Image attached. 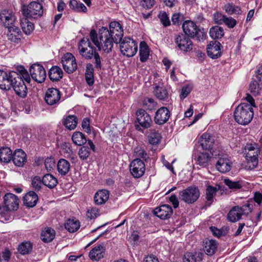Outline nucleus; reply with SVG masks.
<instances>
[{
  "instance_id": "obj_20",
  "label": "nucleus",
  "mask_w": 262,
  "mask_h": 262,
  "mask_svg": "<svg viewBox=\"0 0 262 262\" xmlns=\"http://www.w3.org/2000/svg\"><path fill=\"white\" fill-rule=\"evenodd\" d=\"M170 116V112L166 107H161L156 112L154 117L155 122L162 125L167 122Z\"/></svg>"
},
{
  "instance_id": "obj_37",
  "label": "nucleus",
  "mask_w": 262,
  "mask_h": 262,
  "mask_svg": "<svg viewBox=\"0 0 262 262\" xmlns=\"http://www.w3.org/2000/svg\"><path fill=\"white\" fill-rule=\"evenodd\" d=\"M140 60L141 62L146 61L148 58L149 55V49L145 41L141 42L140 44Z\"/></svg>"
},
{
  "instance_id": "obj_19",
  "label": "nucleus",
  "mask_w": 262,
  "mask_h": 262,
  "mask_svg": "<svg viewBox=\"0 0 262 262\" xmlns=\"http://www.w3.org/2000/svg\"><path fill=\"white\" fill-rule=\"evenodd\" d=\"M0 19L6 28L18 25L15 15L8 11H4L0 13Z\"/></svg>"
},
{
  "instance_id": "obj_52",
  "label": "nucleus",
  "mask_w": 262,
  "mask_h": 262,
  "mask_svg": "<svg viewBox=\"0 0 262 262\" xmlns=\"http://www.w3.org/2000/svg\"><path fill=\"white\" fill-rule=\"evenodd\" d=\"M134 156L136 158H142L145 161L148 158V155L144 149L141 146H137L134 149Z\"/></svg>"
},
{
  "instance_id": "obj_29",
  "label": "nucleus",
  "mask_w": 262,
  "mask_h": 262,
  "mask_svg": "<svg viewBox=\"0 0 262 262\" xmlns=\"http://www.w3.org/2000/svg\"><path fill=\"white\" fill-rule=\"evenodd\" d=\"M217 242L213 239H206L204 241V250L208 255H213L216 251Z\"/></svg>"
},
{
  "instance_id": "obj_62",
  "label": "nucleus",
  "mask_w": 262,
  "mask_h": 262,
  "mask_svg": "<svg viewBox=\"0 0 262 262\" xmlns=\"http://www.w3.org/2000/svg\"><path fill=\"white\" fill-rule=\"evenodd\" d=\"M192 87L190 85H187L182 88L181 92L180 95V97L181 99L185 98L191 92Z\"/></svg>"
},
{
  "instance_id": "obj_24",
  "label": "nucleus",
  "mask_w": 262,
  "mask_h": 262,
  "mask_svg": "<svg viewBox=\"0 0 262 262\" xmlns=\"http://www.w3.org/2000/svg\"><path fill=\"white\" fill-rule=\"evenodd\" d=\"M14 164L17 167H23L27 162V155L21 149L15 150L12 157Z\"/></svg>"
},
{
  "instance_id": "obj_36",
  "label": "nucleus",
  "mask_w": 262,
  "mask_h": 262,
  "mask_svg": "<svg viewBox=\"0 0 262 262\" xmlns=\"http://www.w3.org/2000/svg\"><path fill=\"white\" fill-rule=\"evenodd\" d=\"M225 12L228 15H239L242 13L240 7L234 5L232 3L226 4L223 7Z\"/></svg>"
},
{
  "instance_id": "obj_13",
  "label": "nucleus",
  "mask_w": 262,
  "mask_h": 262,
  "mask_svg": "<svg viewBox=\"0 0 262 262\" xmlns=\"http://www.w3.org/2000/svg\"><path fill=\"white\" fill-rule=\"evenodd\" d=\"M30 73L33 79L38 83H41L46 79V71L43 66L39 64L32 65L30 68Z\"/></svg>"
},
{
  "instance_id": "obj_12",
  "label": "nucleus",
  "mask_w": 262,
  "mask_h": 262,
  "mask_svg": "<svg viewBox=\"0 0 262 262\" xmlns=\"http://www.w3.org/2000/svg\"><path fill=\"white\" fill-rule=\"evenodd\" d=\"M108 32L115 41L116 43L120 42L123 36V29L121 24L116 21H112L109 25Z\"/></svg>"
},
{
  "instance_id": "obj_6",
  "label": "nucleus",
  "mask_w": 262,
  "mask_h": 262,
  "mask_svg": "<svg viewBox=\"0 0 262 262\" xmlns=\"http://www.w3.org/2000/svg\"><path fill=\"white\" fill-rule=\"evenodd\" d=\"M246 152V158L249 168L253 169L257 167L258 164V156L260 154V149L257 144H247L245 146Z\"/></svg>"
},
{
  "instance_id": "obj_1",
  "label": "nucleus",
  "mask_w": 262,
  "mask_h": 262,
  "mask_svg": "<svg viewBox=\"0 0 262 262\" xmlns=\"http://www.w3.org/2000/svg\"><path fill=\"white\" fill-rule=\"evenodd\" d=\"M17 72H7L0 70V89L9 91L13 88L15 94L25 98L28 93L25 82L29 83L31 78L27 71L22 66L17 67Z\"/></svg>"
},
{
  "instance_id": "obj_49",
  "label": "nucleus",
  "mask_w": 262,
  "mask_h": 262,
  "mask_svg": "<svg viewBox=\"0 0 262 262\" xmlns=\"http://www.w3.org/2000/svg\"><path fill=\"white\" fill-rule=\"evenodd\" d=\"M149 143L152 145L158 144L161 139L160 133L155 130H151L148 135Z\"/></svg>"
},
{
  "instance_id": "obj_32",
  "label": "nucleus",
  "mask_w": 262,
  "mask_h": 262,
  "mask_svg": "<svg viewBox=\"0 0 262 262\" xmlns=\"http://www.w3.org/2000/svg\"><path fill=\"white\" fill-rule=\"evenodd\" d=\"M203 255L201 252L187 253L184 256L183 262H200L203 259Z\"/></svg>"
},
{
  "instance_id": "obj_60",
  "label": "nucleus",
  "mask_w": 262,
  "mask_h": 262,
  "mask_svg": "<svg viewBox=\"0 0 262 262\" xmlns=\"http://www.w3.org/2000/svg\"><path fill=\"white\" fill-rule=\"evenodd\" d=\"M183 15L180 13H174L171 17V21L174 25L179 26L183 20Z\"/></svg>"
},
{
  "instance_id": "obj_22",
  "label": "nucleus",
  "mask_w": 262,
  "mask_h": 262,
  "mask_svg": "<svg viewBox=\"0 0 262 262\" xmlns=\"http://www.w3.org/2000/svg\"><path fill=\"white\" fill-rule=\"evenodd\" d=\"M173 212L171 207L168 205H163L156 208L154 210V214L162 220L169 218Z\"/></svg>"
},
{
  "instance_id": "obj_8",
  "label": "nucleus",
  "mask_w": 262,
  "mask_h": 262,
  "mask_svg": "<svg viewBox=\"0 0 262 262\" xmlns=\"http://www.w3.org/2000/svg\"><path fill=\"white\" fill-rule=\"evenodd\" d=\"M23 15L30 19H37L43 14V7L41 4L32 2L28 6H24L22 8Z\"/></svg>"
},
{
  "instance_id": "obj_26",
  "label": "nucleus",
  "mask_w": 262,
  "mask_h": 262,
  "mask_svg": "<svg viewBox=\"0 0 262 262\" xmlns=\"http://www.w3.org/2000/svg\"><path fill=\"white\" fill-rule=\"evenodd\" d=\"M200 142L203 149L209 150L213 147L214 139L211 134L205 133L201 136Z\"/></svg>"
},
{
  "instance_id": "obj_25",
  "label": "nucleus",
  "mask_w": 262,
  "mask_h": 262,
  "mask_svg": "<svg viewBox=\"0 0 262 262\" xmlns=\"http://www.w3.org/2000/svg\"><path fill=\"white\" fill-rule=\"evenodd\" d=\"M211 158L212 156L209 152H202L195 155L194 160L197 165L202 167H206L209 165Z\"/></svg>"
},
{
  "instance_id": "obj_42",
  "label": "nucleus",
  "mask_w": 262,
  "mask_h": 262,
  "mask_svg": "<svg viewBox=\"0 0 262 262\" xmlns=\"http://www.w3.org/2000/svg\"><path fill=\"white\" fill-rule=\"evenodd\" d=\"M209 34L212 38L220 39L224 35V30L222 27L215 26L210 28Z\"/></svg>"
},
{
  "instance_id": "obj_5",
  "label": "nucleus",
  "mask_w": 262,
  "mask_h": 262,
  "mask_svg": "<svg viewBox=\"0 0 262 262\" xmlns=\"http://www.w3.org/2000/svg\"><path fill=\"white\" fill-rule=\"evenodd\" d=\"M182 29L187 36L201 41L205 39L206 34L203 28L198 27L196 24L191 20H186L182 25Z\"/></svg>"
},
{
  "instance_id": "obj_45",
  "label": "nucleus",
  "mask_w": 262,
  "mask_h": 262,
  "mask_svg": "<svg viewBox=\"0 0 262 262\" xmlns=\"http://www.w3.org/2000/svg\"><path fill=\"white\" fill-rule=\"evenodd\" d=\"M73 142L77 145L81 146L86 142V139L82 133L79 132H75L72 137Z\"/></svg>"
},
{
  "instance_id": "obj_63",
  "label": "nucleus",
  "mask_w": 262,
  "mask_h": 262,
  "mask_svg": "<svg viewBox=\"0 0 262 262\" xmlns=\"http://www.w3.org/2000/svg\"><path fill=\"white\" fill-rule=\"evenodd\" d=\"M62 151L67 155L68 156H70L72 154V150L71 148V144L69 143H64L62 144L61 146Z\"/></svg>"
},
{
  "instance_id": "obj_59",
  "label": "nucleus",
  "mask_w": 262,
  "mask_h": 262,
  "mask_svg": "<svg viewBox=\"0 0 262 262\" xmlns=\"http://www.w3.org/2000/svg\"><path fill=\"white\" fill-rule=\"evenodd\" d=\"M45 166L48 171H50L53 169L55 166V162L53 158H48L45 160Z\"/></svg>"
},
{
  "instance_id": "obj_15",
  "label": "nucleus",
  "mask_w": 262,
  "mask_h": 262,
  "mask_svg": "<svg viewBox=\"0 0 262 262\" xmlns=\"http://www.w3.org/2000/svg\"><path fill=\"white\" fill-rule=\"evenodd\" d=\"M145 170L144 162L139 158H136L130 164V171L135 178L142 177L144 173Z\"/></svg>"
},
{
  "instance_id": "obj_23",
  "label": "nucleus",
  "mask_w": 262,
  "mask_h": 262,
  "mask_svg": "<svg viewBox=\"0 0 262 262\" xmlns=\"http://www.w3.org/2000/svg\"><path fill=\"white\" fill-rule=\"evenodd\" d=\"M7 29V35L8 39L15 43L19 42L22 37V33L18 25L13 26Z\"/></svg>"
},
{
  "instance_id": "obj_9",
  "label": "nucleus",
  "mask_w": 262,
  "mask_h": 262,
  "mask_svg": "<svg viewBox=\"0 0 262 262\" xmlns=\"http://www.w3.org/2000/svg\"><path fill=\"white\" fill-rule=\"evenodd\" d=\"M118 43L121 53L127 57H133L137 52V43L130 38L124 37Z\"/></svg>"
},
{
  "instance_id": "obj_11",
  "label": "nucleus",
  "mask_w": 262,
  "mask_h": 262,
  "mask_svg": "<svg viewBox=\"0 0 262 262\" xmlns=\"http://www.w3.org/2000/svg\"><path fill=\"white\" fill-rule=\"evenodd\" d=\"M61 62L64 71L68 73H72L77 68L76 60L72 53H67L62 57Z\"/></svg>"
},
{
  "instance_id": "obj_4",
  "label": "nucleus",
  "mask_w": 262,
  "mask_h": 262,
  "mask_svg": "<svg viewBox=\"0 0 262 262\" xmlns=\"http://www.w3.org/2000/svg\"><path fill=\"white\" fill-rule=\"evenodd\" d=\"M253 108L249 104L243 103L238 105L234 112L235 121L238 124L245 125L249 124L253 117Z\"/></svg>"
},
{
  "instance_id": "obj_43",
  "label": "nucleus",
  "mask_w": 262,
  "mask_h": 262,
  "mask_svg": "<svg viewBox=\"0 0 262 262\" xmlns=\"http://www.w3.org/2000/svg\"><path fill=\"white\" fill-rule=\"evenodd\" d=\"M65 228L70 232L76 231L80 227V223L74 219H69L65 224Z\"/></svg>"
},
{
  "instance_id": "obj_16",
  "label": "nucleus",
  "mask_w": 262,
  "mask_h": 262,
  "mask_svg": "<svg viewBox=\"0 0 262 262\" xmlns=\"http://www.w3.org/2000/svg\"><path fill=\"white\" fill-rule=\"evenodd\" d=\"M221 47L220 42L216 40L210 41L206 49L208 56L212 59L219 58L222 55Z\"/></svg>"
},
{
  "instance_id": "obj_30",
  "label": "nucleus",
  "mask_w": 262,
  "mask_h": 262,
  "mask_svg": "<svg viewBox=\"0 0 262 262\" xmlns=\"http://www.w3.org/2000/svg\"><path fill=\"white\" fill-rule=\"evenodd\" d=\"M105 248L101 245L95 247L89 253V256L92 260L98 261L103 257Z\"/></svg>"
},
{
  "instance_id": "obj_53",
  "label": "nucleus",
  "mask_w": 262,
  "mask_h": 262,
  "mask_svg": "<svg viewBox=\"0 0 262 262\" xmlns=\"http://www.w3.org/2000/svg\"><path fill=\"white\" fill-rule=\"evenodd\" d=\"M144 106L148 110H154L157 106V102L152 98H145L143 102Z\"/></svg>"
},
{
  "instance_id": "obj_55",
  "label": "nucleus",
  "mask_w": 262,
  "mask_h": 262,
  "mask_svg": "<svg viewBox=\"0 0 262 262\" xmlns=\"http://www.w3.org/2000/svg\"><path fill=\"white\" fill-rule=\"evenodd\" d=\"M249 90L250 92L254 96L259 94V86L258 82L256 80L251 81L249 85Z\"/></svg>"
},
{
  "instance_id": "obj_34",
  "label": "nucleus",
  "mask_w": 262,
  "mask_h": 262,
  "mask_svg": "<svg viewBox=\"0 0 262 262\" xmlns=\"http://www.w3.org/2000/svg\"><path fill=\"white\" fill-rule=\"evenodd\" d=\"M219 189L216 187H213L209 185H206L205 190V198L206 199V203L208 205H210L213 201V199Z\"/></svg>"
},
{
  "instance_id": "obj_46",
  "label": "nucleus",
  "mask_w": 262,
  "mask_h": 262,
  "mask_svg": "<svg viewBox=\"0 0 262 262\" xmlns=\"http://www.w3.org/2000/svg\"><path fill=\"white\" fill-rule=\"evenodd\" d=\"M18 251L22 255L30 253L32 250V245L30 242L21 243L18 247Z\"/></svg>"
},
{
  "instance_id": "obj_10",
  "label": "nucleus",
  "mask_w": 262,
  "mask_h": 262,
  "mask_svg": "<svg viewBox=\"0 0 262 262\" xmlns=\"http://www.w3.org/2000/svg\"><path fill=\"white\" fill-rule=\"evenodd\" d=\"M200 195V190L195 186L188 187L179 193L180 199L187 204L194 203L199 199Z\"/></svg>"
},
{
  "instance_id": "obj_21",
  "label": "nucleus",
  "mask_w": 262,
  "mask_h": 262,
  "mask_svg": "<svg viewBox=\"0 0 262 262\" xmlns=\"http://www.w3.org/2000/svg\"><path fill=\"white\" fill-rule=\"evenodd\" d=\"M60 99V93L55 88L48 89L46 93L45 100L49 105H54L57 103Z\"/></svg>"
},
{
  "instance_id": "obj_54",
  "label": "nucleus",
  "mask_w": 262,
  "mask_h": 262,
  "mask_svg": "<svg viewBox=\"0 0 262 262\" xmlns=\"http://www.w3.org/2000/svg\"><path fill=\"white\" fill-rule=\"evenodd\" d=\"M161 23L164 27L169 26L170 25V21L169 17L165 12L161 11L158 15Z\"/></svg>"
},
{
  "instance_id": "obj_58",
  "label": "nucleus",
  "mask_w": 262,
  "mask_h": 262,
  "mask_svg": "<svg viewBox=\"0 0 262 262\" xmlns=\"http://www.w3.org/2000/svg\"><path fill=\"white\" fill-rule=\"evenodd\" d=\"M223 24L230 29L233 28L237 24V21L231 16L225 17Z\"/></svg>"
},
{
  "instance_id": "obj_14",
  "label": "nucleus",
  "mask_w": 262,
  "mask_h": 262,
  "mask_svg": "<svg viewBox=\"0 0 262 262\" xmlns=\"http://www.w3.org/2000/svg\"><path fill=\"white\" fill-rule=\"evenodd\" d=\"M175 43L179 49L183 52H189L193 49V43L186 35H178L175 38Z\"/></svg>"
},
{
  "instance_id": "obj_48",
  "label": "nucleus",
  "mask_w": 262,
  "mask_h": 262,
  "mask_svg": "<svg viewBox=\"0 0 262 262\" xmlns=\"http://www.w3.org/2000/svg\"><path fill=\"white\" fill-rule=\"evenodd\" d=\"M154 93L155 96L160 100H165L168 97V93L164 87L156 86L155 88Z\"/></svg>"
},
{
  "instance_id": "obj_3",
  "label": "nucleus",
  "mask_w": 262,
  "mask_h": 262,
  "mask_svg": "<svg viewBox=\"0 0 262 262\" xmlns=\"http://www.w3.org/2000/svg\"><path fill=\"white\" fill-rule=\"evenodd\" d=\"M78 50L80 54L86 59H91L94 58L95 67L97 69H101V57L98 53L96 52L95 48L92 46L89 38H83L78 45Z\"/></svg>"
},
{
  "instance_id": "obj_51",
  "label": "nucleus",
  "mask_w": 262,
  "mask_h": 262,
  "mask_svg": "<svg viewBox=\"0 0 262 262\" xmlns=\"http://www.w3.org/2000/svg\"><path fill=\"white\" fill-rule=\"evenodd\" d=\"M224 183L229 189L234 190L239 189L242 187V183L239 181H232L228 179H226L224 180Z\"/></svg>"
},
{
  "instance_id": "obj_40",
  "label": "nucleus",
  "mask_w": 262,
  "mask_h": 262,
  "mask_svg": "<svg viewBox=\"0 0 262 262\" xmlns=\"http://www.w3.org/2000/svg\"><path fill=\"white\" fill-rule=\"evenodd\" d=\"M94 68L92 64H87L85 74V78L86 83L90 86L93 85L94 82Z\"/></svg>"
},
{
  "instance_id": "obj_50",
  "label": "nucleus",
  "mask_w": 262,
  "mask_h": 262,
  "mask_svg": "<svg viewBox=\"0 0 262 262\" xmlns=\"http://www.w3.org/2000/svg\"><path fill=\"white\" fill-rule=\"evenodd\" d=\"M26 17L21 21V28L26 34H30L34 30V24L28 20Z\"/></svg>"
},
{
  "instance_id": "obj_38",
  "label": "nucleus",
  "mask_w": 262,
  "mask_h": 262,
  "mask_svg": "<svg viewBox=\"0 0 262 262\" xmlns=\"http://www.w3.org/2000/svg\"><path fill=\"white\" fill-rule=\"evenodd\" d=\"M12 159V151L9 147L0 149V161L8 163Z\"/></svg>"
},
{
  "instance_id": "obj_28",
  "label": "nucleus",
  "mask_w": 262,
  "mask_h": 262,
  "mask_svg": "<svg viewBox=\"0 0 262 262\" xmlns=\"http://www.w3.org/2000/svg\"><path fill=\"white\" fill-rule=\"evenodd\" d=\"M38 199V198L37 194L33 191H30L24 196L23 202L25 206L30 208L36 205Z\"/></svg>"
},
{
  "instance_id": "obj_64",
  "label": "nucleus",
  "mask_w": 262,
  "mask_h": 262,
  "mask_svg": "<svg viewBox=\"0 0 262 262\" xmlns=\"http://www.w3.org/2000/svg\"><path fill=\"white\" fill-rule=\"evenodd\" d=\"M155 0H142L141 5L142 7L146 8H150L154 6Z\"/></svg>"
},
{
  "instance_id": "obj_31",
  "label": "nucleus",
  "mask_w": 262,
  "mask_h": 262,
  "mask_svg": "<svg viewBox=\"0 0 262 262\" xmlns=\"http://www.w3.org/2000/svg\"><path fill=\"white\" fill-rule=\"evenodd\" d=\"M110 193L108 190L102 189L98 191L94 196V202L97 205L104 204L109 199Z\"/></svg>"
},
{
  "instance_id": "obj_44",
  "label": "nucleus",
  "mask_w": 262,
  "mask_h": 262,
  "mask_svg": "<svg viewBox=\"0 0 262 262\" xmlns=\"http://www.w3.org/2000/svg\"><path fill=\"white\" fill-rule=\"evenodd\" d=\"M69 6L70 8L76 12H85L87 11L85 6L83 3L78 2L76 0H71L69 3Z\"/></svg>"
},
{
  "instance_id": "obj_61",
  "label": "nucleus",
  "mask_w": 262,
  "mask_h": 262,
  "mask_svg": "<svg viewBox=\"0 0 262 262\" xmlns=\"http://www.w3.org/2000/svg\"><path fill=\"white\" fill-rule=\"evenodd\" d=\"M42 180L38 176L33 178L32 180V185L35 190H39L41 188Z\"/></svg>"
},
{
  "instance_id": "obj_57",
  "label": "nucleus",
  "mask_w": 262,
  "mask_h": 262,
  "mask_svg": "<svg viewBox=\"0 0 262 262\" xmlns=\"http://www.w3.org/2000/svg\"><path fill=\"white\" fill-rule=\"evenodd\" d=\"M90 154V149L89 147L86 146L81 147L78 152L79 157L82 160L87 159V158L89 156Z\"/></svg>"
},
{
  "instance_id": "obj_47",
  "label": "nucleus",
  "mask_w": 262,
  "mask_h": 262,
  "mask_svg": "<svg viewBox=\"0 0 262 262\" xmlns=\"http://www.w3.org/2000/svg\"><path fill=\"white\" fill-rule=\"evenodd\" d=\"M77 119L75 116L70 115L64 121V126L69 129H74L77 126Z\"/></svg>"
},
{
  "instance_id": "obj_27",
  "label": "nucleus",
  "mask_w": 262,
  "mask_h": 262,
  "mask_svg": "<svg viewBox=\"0 0 262 262\" xmlns=\"http://www.w3.org/2000/svg\"><path fill=\"white\" fill-rule=\"evenodd\" d=\"M216 169L221 172L225 173L230 170L231 162L226 158H220L215 165Z\"/></svg>"
},
{
  "instance_id": "obj_35",
  "label": "nucleus",
  "mask_w": 262,
  "mask_h": 262,
  "mask_svg": "<svg viewBox=\"0 0 262 262\" xmlns=\"http://www.w3.org/2000/svg\"><path fill=\"white\" fill-rule=\"evenodd\" d=\"M57 166L59 173L62 176L66 175L70 169V163L64 159L58 161Z\"/></svg>"
},
{
  "instance_id": "obj_2",
  "label": "nucleus",
  "mask_w": 262,
  "mask_h": 262,
  "mask_svg": "<svg viewBox=\"0 0 262 262\" xmlns=\"http://www.w3.org/2000/svg\"><path fill=\"white\" fill-rule=\"evenodd\" d=\"M90 37L91 40L99 50L102 49L106 53L112 51L114 43H115L114 38L110 35L108 29L104 27L99 29L98 37L96 31L94 29L91 31Z\"/></svg>"
},
{
  "instance_id": "obj_33",
  "label": "nucleus",
  "mask_w": 262,
  "mask_h": 262,
  "mask_svg": "<svg viewBox=\"0 0 262 262\" xmlns=\"http://www.w3.org/2000/svg\"><path fill=\"white\" fill-rule=\"evenodd\" d=\"M63 76V72L60 68L57 66L52 67L49 71V77L51 80L57 81Z\"/></svg>"
},
{
  "instance_id": "obj_18",
  "label": "nucleus",
  "mask_w": 262,
  "mask_h": 262,
  "mask_svg": "<svg viewBox=\"0 0 262 262\" xmlns=\"http://www.w3.org/2000/svg\"><path fill=\"white\" fill-rule=\"evenodd\" d=\"M137 120L140 126L145 128H149L152 123L150 115L144 110L139 109L136 113Z\"/></svg>"
},
{
  "instance_id": "obj_7",
  "label": "nucleus",
  "mask_w": 262,
  "mask_h": 262,
  "mask_svg": "<svg viewBox=\"0 0 262 262\" xmlns=\"http://www.w3.org/2000/svg\"><path fill=\"white\" fill-rule=\"evenodd\" d=\"M252 205L246 204L242 206L233 207L227 214V220L232 223H235L241 220L242 215H247L252 211Z\"/></svg>"
},
{
  "instance_id": "obj_17",
  "label": "nucleus",
  "mask_w": 262,
  "mask_h": 262,
  "mask_svg": "<svg viewBox=\"0 0 262 262\" xmlns=\"http://www.w3.org/2000/svg\"><path fill=\"white\" fill-rule=\"evenodd\" d=\"M4 202L7 210H16L19 207V199L13 193H9L4 196Z\"/></svg>"
},
{
  "instance_id": "obj_41",
  "label": "nucleus",
  "mask_w": 262,
  "mask_h": 262,
  "mask_svg": "<svg viewBox=\"0 0 262 262\" xmlns=\"http://www.w3.org/2000/svg\"><path fill=\"white\" fill-rule=\"evenodd\" d=\"M42 183L50 188L55 187L57 184V180L51 174H45L42 179Z\"/></svg>"
},
{
  "instance_id": "obj_39",
  "label": "nucleus",
  "mask_w": 262,
  "mask_h": 262,
  "mask_svg": "<svg viewBox=\"0 0 262 262\" xmlns=\"http://www.w3.org/2000/svg\"><path fill=\"white\" fill-rule=\"evenodd\" d=\"M55 235V230L51 228L48 227L42 231L41 238L44 242L49 243L53 241Z\"/></svg>"
},
{
  "instance_id": "obj_56",
  "label": "nucleus",
  "mask_w": 262,
  "mask_h": 262,
  "mask_svg": "<svg viewBox=\"0 0 262 262\" xmlns=\"http://www.w3.org/2000/svg\"><path fill=\"white\" fill-rule=\"evenodd\" d=\"M226 17V15L223 13L219 12H216L213 14V19L216 24L218 25H223Z\"/></svg>"
}]
</instances>
